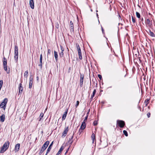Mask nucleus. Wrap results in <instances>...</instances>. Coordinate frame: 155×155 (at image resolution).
Instances as JSON below:
<instances>
[{
  "label": "nucleus",
  "mask_w": 155,
  "mask_h": 155,
  "mask_svg": "<svg viewBox=\"0 0 155 155\" xmlns=\"http://www.w3.org/2000/svg\"><path fill=\"white\" fill-rule=\"evenodd\" d=\"M96 93V89H94L93 92L92 94L91 95L90 100L91 101L92 100L93 97L95 95Z\"/></svg>",
  "instance_id": "24"
},
{
  "label": "nucleus",
  "mask_w": 155,
  "mask_h": 155,
  "mask_svg": "<svg viewBox=\"0 0 155 155\" xmlns=\"http://www.w3.org/2000/svg\"><path fill=\"white\" fill-rule=\"evenodd\" d=\"M69 148H70V147H68V148L67 149V150H66V152H65V154H66L68 152V151H69Z\"/></svg>",
  "instance_id": "42"
},
{
  "label": "nucleus",
  "mask_w": 155,
  "mask_h": 155,
  "mask_svg": "<svg viewBox=\"0 0 155 155\" xmlns=\"http://www.w3.org/2000/svg\"><path fill=\"white\" fill-rule=\"evenodd\" d=\"M149 103V99H147L144 101V105H145V107H146L147 106V105Z\"/></svg>",
  "instance_id": "28"
},
{
  "label": "nucleus",
  "mask_w": 155,
  "mask_h": 155,
  "mask_svg": "<svg viewBox=\"0 0 155 155\" xmlns=\"http://www.w3.org/2000/svg\"><path fill=\"white\" fill-rule=\"evenodd\" d=\"M14 60L16 63H18V54H14Z\"/></svg>",
  "instance_id": "29"
},
{
  "label": "nucleus",
  "mask_w": 155,
  "mask_h": 155,
  "mask_svg": "<svg viewBox=\"0 0 155 155\" xmlns=\"http://www.w3.org/2000/svg\"><path fill=\"white\" fill-rule=\"evenodd\" d=\"M86 127V124L84 122H83L80 128V129L84 130Z\"/></svg>",
  "instance_id": "26"
},
{
  "label": "nucleus",
  "mask_w": 155,
  "mask_h": 155,
  "mask_svg": "<svg viewBox=\"0 0 155 155\" xmlns=\"http://www.w3.org/2000/svg\"><path fill=\"white\" fill-rule=\"evenodd\" d=\"M70 29L71 31L74 32V28L73 22L71 21H70Z\"/></svg>",
  "instance_id": "20"
},
{
  "label": "nucleus",
  "mask_w": 155,
  "mask_h": 155,
  "mask_svg": "<svg viewBox=\"0 0 155 155\" xmlns=\"http://www.w3.org/2000/svg\"><path fill=\"white\" fill-rule=\"evenodd\" d=\"M83 130L80 128L79 130V131L77 133V134L79 136L80 135L81 133L83 132Z\"/></svg>",
  "instance_id": "32"
},
{
  "label": "nucleus",
  "mask_w": 155,
  "mask_h": 155,
  "mask_svg": "<svg viewBox=\"0 0 155 155\" xmlns=\"http://www.w3.org/2000/svg\"><path fill=\"white\" fill-rule=\"evenodd\" d=\"M37 80H38V77H37Z\"/></svg>",
  "instance_id": "51"
},
{
  "label": "nucleus",
  "mask_w": 155,
  "mask_h": 155,
  "mask_svg": "<svg viewBox=\"0 0 155 155\" xmlns=\"http://www.w3.org/2000/svg\"><path fill=\"white\" fill-rule=\"evenodd\" d=\"M84 75L82 74H81L80 75V85L81 87H82L83 86V83L84 82Z\"/></svg>",
  "instance_id": "11"
},
{
  "label": "nucleus",
  "mask_w": 155,
  "mask_h": 155,
  "mask_svg": "<svg viewBox=\"0 0 155 155\" xmlns=\"http://www.w3.org/2000/svg\"><path fill=\"white\" fill-rule=\"evenodd\" d=\"M5 115L4 114H2L0 117V121L1 122H3L5 120Z\"/></svg>",
  "instance_id": "22"
},
{
  "label": "nucleus",
  "mask_w": 155,
  "mask_h": 155,
  "mask_svg": "<svg viewBox=\"0 0 155 155\" xmlns=\"http://www.w3.org/2000/svg\"><path fill=\"white\" fill-rule=\"evenodd\" d=\"M10 145V142L7 141L4 143L2 146L1 147L0 153H3L5 152L8 148Z\"/></svg>",
  "instance_id": "2"
},
{
  "label": "nucleus",
  "mask_w": 155,
  "mask_h": 155,
  "mask_svg": "<svg viewBox=\"0 0 155 155\" xmlns=\"http://www.w3.org/2000/svg\"><path fill=\"white\" fill-rule=\"evenodd\" d=\"M33 78L30 76L29 78V88H31L32 87L33 83Z\"/></svg>",
  "instance_id": "14"
},
{
  "label": "nucleus",
  "mask_w": 155,
  "mask_h": 155,
  "mask_svg": "<svg viewBox=\"0 0 155 155\" xmlns=\"http://www.w3.org/2000/svg\"><path fill=\"white\" fill-rule=\"evenodd\" d=\"M125 123L124 121L120 120H117V126H118L120 128H123L125 125Z\"/></svg>",
  "instance_id": "6"
},
{
  "label": "nucleus",
  "mask_w": 155,
  "mask_h": 155,
  "mask_svg": "<svg viewBox=\"0 0 155 155\" xmlns=\"http://www.w3.org/2000/svg\"><path fill=\"white\" fill-rule=\"evenodd\" d=\"M116 57L113 54H110L108 57L107 60L110 62H113L116 61Z\"/></svg>",
  "instance_id": "5"
},
{
  "label": "nucleus",
  "mask_w": 155,
  "mask_h": 155,
  "mask_svg": "<svg viewBox=\"0 0 155 155\" xmlns=\"http://www.w3.org/2000/svg\"><path fill=\"white\" fill-rule=\"evenodd\" d=\"M43 116H44V114L42 113H41L40 114V117H41L40 118L39 120V121H41V118H43Z\"/></svg>",
  "instance_id": "35"
},
{
  "label": "nucleus",
  "mask_w": 155,
  "mask_h": 155,
  "mask_svg": "<svg viewBox=\"0 0 155 155\" xmlns=\"http://www.w3.org/2000/svg\"><path fill=\"white\" fill-rule=\"evenodd\" d=\"M76 142L78 141V138H79V137H78V136H77L76 137Z\"/></svg>",
  "instance_id": "48"
},
{
  "label": "nucleus",
  "mask_w": 155,
  "mask_h": 155,
  "mask_svg": "<svg viewBox=\"0 0 155 155\" xmlns=\"http://www.w3.org/2000/svg\"><path fill=\"white\" fill-rule=\"evenodd\" d=\"M69 130V127L68 126H65L62 133V135L61 136V137L62 138L65 137L68 134Z\"/></svg>",
  "instance_id": "8"
},
{
  "label": "nucleus",
  "mask_w": 155,
  "mask_h": 155,
  "mask_svg": "<svg viewBox=\"0 0 155 155\" xmlns=\"http://www.w3.org/2000/svg\"><path fill=\"white\" fill-rule=\"evenodd\" d=\"M149 15H150V18H152V19H153V18H152V17H153L152 15L150 13H149Z\"/></svg>",
  "instance_id": "46"
},
{
  "label": "nucleus",
  "mask_w": 155,
  "mask_h": 155,
  "mask_svg": "<svg viewBox=\"0 0 155 155\" xmlns=\"http://www.w3.org/2000/svg\"><path fill=\"white\" fill-rule=\"evenodd\" d=\"M98 77L100 79V80H101L102 79V76L101 74H98Z\"/></svg>",
  "instance_id": "41"
},
{
  "label": "nucleus",
  "mask_w": 155,
  "mask_h": 155,
  "mask_svg": "<svg viewBox=\"0 0 155 155\" xmlns=\"http://www.w3.org/2000/svg\"><path fill=\"white\" fill-rule=\"evenodd\" d=\"M18 47L17 45H15L14 48V54H18Z\"/></svg>",
  "instance_id": "21"
},
{
  "label": "nucleus",
  "mask_w": 155,
  "mask_h": 155,
  "mask_svg": "<svg viewBox=\"0 0 155 155\" xmlns=\"http://www.w3.org/2000/svg\"><path fill=\"white\" fill-rule=\"evenodd\" d=\"M20 147V144L19 143L17 144L15 147L14 150L15 152H18L19 150Z\"/></svg>",
  "instance_id": "18"
},
{
  "label": "nucleus",
  "mask_w": 155,
  "mask_h": 155,
  "mask_svg": "<svg viewBox=\"0 0 155 155\" xmlns=\"http://www.w3.org/2000/svg\"><path fill=\"white\" fill-rule=\"evenodd\" d=\"M152 18H146L145 20V23L146 26L150 28L153 26V23Z\"/></svg>",
  "instance_id": "4"
},
{
  "label": "nucleus",
  "mask_w": 155,
  "mask_h": 155,
  "mask_svg": "<svg viewBox=\"0 0 155 155\" xmlns=\"http://www.w3.org/2000/svg\"><path fill=\"white\" fill-rule=\"evenodd\" d=\"M53 143H54V141H53L50 144V145L48 147L47 150V151H46V153L45 154V155H47V154L49 153V152H50V150H51V147L52 146V145L53 144Z\"/></svg>",
  "instance_id": "15"
},
{
  "label": "nucleus",
  "mask_w": 155,
  "mask_h": 155,
  "mask_svg": "<svg viewBox=\"0 0 155 155\" xmlns=\"http://www.w3.org/2000/svg\"><path fill=\"white\" fill-rule=\"evenodd\" d=\"M143 110H142V111H143Z\"/></svg>",
  "instance_id": "56"
},
{
  "label": "nucleus",
  "mask_w": 155,
  "mask_h": 155,
  "mask_svg": "<svg viewBox=\"0 0 155 155\" xmlns=\"http://www.w3.org/2000/svg\"><path fill=\"white\" fill-rule=\"evenodd\" d=\"M150 112H149L147 113V116L148 117H150Z\"/></svg>",
  "instance_id": "44"
},
{
  "label": "nucleus",
  "mask_w": 155,
  "mask_h": 155,
  "mask_svg": "<svg viewBox=\"0 0 155 155\" xmlns=\"http://www.w3.org/2000/svg\"><path fill=\"white\" fill-rule=\"evenodd\" d=\"M68 110L67 109L66 111L64 112L63 115L62 117V121L64 120L65 119L68 113Z\"/></svg>",
  "instance_id": "17"
},
{
  "label": "nucleus",
  "mask_w": 155,
  "mask_h": 155,
  "mask_svg": "<svg viewBox=\"0 0 155 155\" xmlns=\"http://www.w3.org/2000/svg\"><path fill=\"white\" fill-rule=\"evenodd\" d=\"M148 108H150V106H148Z\"/></svg>",
  "instance_id": "52"
},
{
  "label": "nucleus",
  "mask_w": 155,
  "mask_h": 155,
  "mask_svg": "<svg viewBox=\"0 0 155 155\" xmlns=\"http://www.w3.org/2000/svg\"><path fill=\"white\" fill-rule=\"evenodd\" d=\"M54 56L55 58L56 61L57 62L58 61V54L57 52L55 51H54Z\"/></svg>",
  "instance_id": "23"
},
{
  "label": "nucleus",
  "mask_w": 155,
  "mask_h": 155,
  "mask_svg": "<svg viewBox=\"0 0 155 155\" xmlns=\"http://www.w3.org/2000/svg\"><path fill=\"white\" fill-rule=\"evenodd\" d=\"M79 101H76V104L75 105V107H77L78 106L79 104Z\"/></svg>",
  "instance_id": "39"
},
{
  "label": "nucleus",
  "mask_w": 155,
  "mask_h": 155,
  "mask_svg": "<svg viewBox=\"0 0 155 155\" xmlns=\"http://www.w3.org/2000/svg\"><path fill=\"white\" fill-rule=\"evenodd\" d=\"M76 45L77 50L78 52V53L79 56V58L81 60L82 59V57L81 48L78 44H76Z\"/></svg>",
  "instance_id": "7"
},
{
  "label": "nucleus",
  "mask_w": 155,
  "mask_h": 155,
  "mask_svg": "<svg viewBox=\"0 0 155 155\" xmlns=\"http://www.w3.org/2000/svg\"><path fill=\"white\" fill-rule=\"evenodd\" d=\"M60 48L61 50V52H59V54L60 55V57L61 58H62V57H64V49L63 48V47L61 45Z\"/></svg>",
  "instance_id": "12"
},
{
  "label": "nucleus",
  "mask_w": 155,
  "mask_h": 155,
  "mask_svg": "<svg viewBox=\"0 0 155 155\" xmlns=\"http://www.w3.org/2000/svg\"><path fill=\"white\" fill-rule=\"evenodd\" d=\"M8 99L7 98H5L0 104V107L3 108L4 109L6 107V105L8 102Z\"/></svg>",
  "instance_id": "9"
},
{
  "label": "nucleus",
  "mask_w": 155,
  "mask_h": 155,
  "mask_svg": "<svg viewBox=\"0 0 155 155\" xmlns=\"http://www.w3.org/2000/svg\"><path fill=\"white\" fill-rule=\"evenodd\" d=\"M101 30L103 34L104 33V30L102 26L101 27Z\"/></svg>",
  "instance_id": "45"
},
{
  "label": "nucleus",
  "mask_w": 155,
  "mask_h": 155,
  "mask_svg": "<svg viewBox=\"0 0 155 155\" xmlns=\"http://www.w3.org/2000/svg\"><path fill=\"white\" fill-rule=\"evenodd\" d=\"M87 117H88V116L87 115L85 118V119H84V121H83V122H84L85 123L87 121Z\"/></svg>",
  "instance_id": "38"
},
{
  "label": "nucleus",
  "mask_w": 155,
  "mask_h": 155,
  "mask_svg": "<svg viewBox=\"0 0 155 155\" xmlns=\"http://www.w3.org/2000/svg\"><path fill=\"white\" fill-rule=\"evenodd\" d=\"M42 54H41L40 55V62L38 64V66L40 67V68L41 69H42Z\"/></svg>",
  "instance_id": "13"
},
{
  "label": "nucleus",
  "mask_w": 155,
  "mask_h": 155,
  "mask_svg": "<svg viewBox=\"0 0 155 155\" xmlns=\"http://www.w3.org/2000/svg\"><path fill=\"white\" fill-rule=\"evenodd\" d=\"M47 110V108H46V109H45V110Z\"/></svg>",
  "instance_id": "55"
},
{
  "label": "nucleus",
  "mask_w": 155,
  "mask_h": 155,
  "mask_svg": "<svg viewBox=\"0 0 155 155\" xmlns=\"http://www.w3.org/2000/svg\"><path fill=\"white\" fill-rule=\"evenodd\" d=\"M55 26L56 28L58 29L59 28V25L57 21H55Z\"/></svg>",
  "instance_id": "31"
},
{
  "label": "nucleus",
  "mask_w": 155,
  "mask_h": 155,
  "mask_svg": "<svg viewBox=\"0 0 155 155\" xmlns=\"http://www.w3.org/2000/svg\"><path fill=\"white\" fill-rule=\"evenodd\" d=\"M138 108L141 111V108L140 107V106H138Z\"/></svg>",
  "instance_id": "49"
},
{
  "label": "nucleus",
  "mask_w": 155,
  "mask_h": 155,
  "mask_svg": "<svg viewBox=\"0 0 155 155\" xmlns=\"http://www.w3.org/2000/svg\"><path fill=\"white\" fill-rule=\"evenodd\" d=\"M2 62L3 69L7 74L10 73V68L7 66V60L5 57H4L2 59Z\"/></svg>",
  "instance_id": "1"
},
{
  "label": "nucleus",
  "mask_w": 155,
  "mask_h": 155,
  "mask_svg": "<svg viewBox=\"0 0 155 155\" xmlns=\"http://www.w3.org/2000/svg\"><path fill=\"white\" fill-rule=\"evenodd\" d=\"M132 22L133 23H135L136 22V18L132 16Z\"/></svg>",
  "instance_id": "37"
},
{
  "label": "nucleus",
  "mask_w": 155,
  "mask_h": 155,
  "mask_svg": "<svg viewBox=\"0 0 155 155\" xmlns=\"http://www.w3.org/2000/svg\"><path fill=\"white\" fill-rule=\"evenodd\" d=\"M148 34L152 37H155V35L153 32L150 30H149V32H148Z\"/></svg>",
  "instance_id": "27"
},
{
  "label": "nucleus",
  "mask_w": 155,
  "mask_h": 155,
  "mask_svg": "<svg viewBox=\"0 0 155 155\" xmlns=\"http://www.w3.org/2000/svg\"><path fill=\"white\" fill-rule=\"evenodd\" d=\"M49 143V141L48 140L45 143L40 150V151L39 152V154H41L44 152L48 146Z\"/></svg>",
  "instance_id": "3"
},
{
  "label": "nucleus",
  "mask_w": 155,
  "mask_h": 155,
  "mask_svg": "<svg viewBox=\"0 0 155 155\" xmlns=\"http://www.w3.org/2000/svg\"><path fill=\"white\" fill-rule=\"evenodd\" d=\"M64 149V147L63 146H61V147L60 150L58 151H59L60 152H62V151Z\"/></svg>",
  "instance_id": "40"
},
{
  "label": "nucleus",
  "mask_w": 155,
  "mask_h": 155,
  "mask_svg": "<svg viewBox=\"0 0 155 155\" xmlns=\"http://www.w3.org/2000/svg\"><path fill=\"white\" fill-rule=\"evenodd\" d=\"M91 138L92 140V143H94V141L96 140L95 135L94 133H93L91 136Z\"/></svg>",
  "instance_id": "25"
},
{
  "label": "nucleus",
  "mask_w": 155,
  "mask_h": 155,
  "mask_svg": "<svg viewBox=\"0 0 155 155\" xmlns=\"http://www.w3.org/2000/svg\"><path fill=\"white\" fill-rule=\"evenodd\" d=\"M102 103L103 104L104 103V102H102Z\"/></svg>",
  "instance_id": "53"
},
{
  "label": "nucleus",
  "mask_w": 155,
  "mask_h": 155,
  "mask_svg": "<svg viewBox=\"0 0 155 155\" xmlns=\"http://www.w3.org/2000/svg\"><path fill=\"white\" fill-rule=\"evenodd\" d=\"M74 133L73 134L72 136L71 137V138H69V139L68 140V143L70 144V146L71 145L72 143L73 142V138L74 137Z\"/></svg>",
  "instance_id": "19"
},
{
  "label": "nucleus",
  "mask_w": 155,
  "mask_h": 155,
  "mask_svg": "<svg viewBox=\"0 0 155 155\" xmlns=\"http://www.w3.org/2000/svg\"><path fill=\"white\" fill-rule=\"evenodd\" d=\"M136 16L138 18H140V14L138 12H136Z\"/></svg>",
  "instance_id": "33"
},
{
  "label": "nucleus",
  "mask_w": 155,
  "mask_h": 155,
  "mask_svg": "<svg viewBox=\"0 0 155 155\" xmlns=\"http://www.w3.org/2000/svg\"><path fill=\"white\" fill-rule=\"evenodd\" d=\"M51 50L50 49H48V54H50L51 53Z\"/></svg>",
  "instance_id": "43"
},
{
  "label": "nucleus",
  "mask_w": 155,
  "mask_h": 155,
  "mask_svg": "<svg viewBox=\"0 0 155 155\" xmlns=\"http://www.w3.org/2000/svg\"><path fill=\"white\" fill-rule=\"evenodd\" d=\"M119 18L120 17V15H119Z\"/></svg>",
  "instance_id": "54"
},
{
  "label": "nucleus",
  "mask_w": 155,
  "mask_h": 155,
  "mask_svg": "<svg viewBox=\"0 0 155 155\" xmlns=\"http://www.w3.org/2000/svg\"><path fill=\"white\" fill-rule=\"evenodd\" d=\"M29 5L31 8L34 9V3L33 0H30L29 2Z\"/></svg>",
  "instance_id": "16"
},
{
  "label": "nucleus",
  "mask_w": 155,
  "mask_h": 155,
  "mask_svg": "<svg viewBox=\"0 0 155 155\" xmlns=\"http://www.w3.org/2000/svg\"><path fill=\"white\" fill-rule=\"evenodd\" d=\"M61 153V152H60L59 151H58L56 155H59Z\"/></svg>",
  "instance_id": "47"
},
{
  "label": "nucleus",
  "mask_w": 155,
  "mask_h": 155,
  "mask_svg": "<svg viewBox=\"0 0 155 155\" xmlns=\"http://www.w3.org/2000/svg\"><path fill=\"white\" fill-rule=\"evenodd\" d=\"M123 132L124 134V135L126 136L127 137L128 136V134L127 131L126 130H123Z\"/></svg>",
  "instance_id": "36"
},
{
  "label": "nucleus",
  "mask_w": 155,
  "mask_h": 155,
  "mask_svg": "<svg viewBox=\"0 0 155 155\" xmlns=\"http://www.w3.org/2000/svg\"><path fill=\"white\" fill-rule=\"evenodd\" d=\"M98 121L97 120H94V122H93V125H94V126H96L97 125V124H98Z\"/></svg>",
  "instance_id": "34"
},
{
  "label": "nucleus",
  "mask_w": 155,
  "mask_h": 155,
  "mask_svg": "<svg viewBox=\"0 0 155 155\" xmlns=\"http://www.w3.org/2000/svg\"><path fill=\"white\" fill-rule=\"evenodd\" d=\"M141 20L142 21H143V18H141Z\"/></svg>",
  "instance_id": "50"
},
{
  "label": "nucleus",
  "mask_w": 155,
  "mask_h": 155,
  "mask_svg": "<svg viewBox=\"0 0 155 155\" xmlns=\"http://www.w3.org/2000/svg\"><path fill=\"white\" fill-rule=\"evenodd\" d=\"M18 89V94H21L23 90L21 83L19 84Z\"/></svg>",
  "instance_id": "10"
},
{
  "label": "nucleus",
  "mask_w": 155,
  "mask_h": 155,
  "mask_svg": "<svg viewBox=\"0 0 155 155\" xmlns=\"http://www.w3.org/2000/svg\"><path fill=\"white\" fill-rule=\"evenodd\" d=\"M28 71H26L24 74V76L25 78H27L28 76Z\"/></svg>",
  "instance_id": "30"
}]
</instances>
